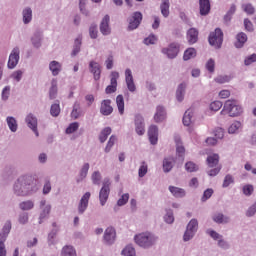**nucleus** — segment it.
Listing matches in <instances>:
<instances>
[{"mask_svg": "<svg viewBox=\"0 0 256 256\" xmlns=\"http://www.w3.org/2000/svg\"><path fill=\"white\" fill-rule=\"evenodd\" d=\"M41 188L35 176L26 174L20 176L13 184V193L16 197H31Z\"/></svg>", "mask_w": 256, "mask_h": 256, "instance_id": "f257e3e1", "label": "nucleus"}, {"mask_svg": "<svg viewBox=\"0 0 256 256\" xmlns=\"http://www.w3.org/2000/svg\"><path fill=\"white\" fill-rule=\"evenodd\" d=\"M134 241L142 249H151L157 245L159 236L151 232H142L134 236Z\"/></svg>", "mask_w": 256, "mask_h": 256, "instance_id": "f03ea898", "label": "nucleus"}, {"mask_svg": "<svg viewBox=\"0 0 256 256\" xmlns=\"http://www.w3.org/2000/svg\"><path fill=\"white\" fill-rule=\"evenodd\" d=\"M223 111H226L229 117H239L243 114V107L239 105L237 100H227L224 103Z\"/></svg>", "mask_w": 256, "mask_h": 256, "instance_id": "7ed1b4c3", "label": "nucleus"}, {"mask_svg": "<svg viewBox=\"0 0 256 256\" xmlns=\"http://www.w3.org/2000/svg\"><path fill=\"white\" fill-rule=\"evenodd\" d=\"M208 41L215 49H221V45H223V30L216 28L215 31L209 34Z\"/></svg>", "mask_w": 256, "mask_h": 256, "instance_id": "20e7f679", "label": "nucleus"}, {"mask_svg": "<svg viewBox=\"0 0 256 256\" xmlns=\"http://www.w3.org/2000/svg\"><path fill=\"white\" fill-rule=\"evenodd\" d=\"M141 21H143V13L139 11L132 13V16L128 19L129 24L127 27V31H135V29H139Z\"/></svg>", "mask_w": 256, "mask_h": 256, "instance_id": "39448f33", "label": "nucleus"}, {"mask_svg": "<svg viewBox=\"0 0 256 256\" xmlns=\"http://www.w3.org/2000/svg\"><path fill=\"white\" fill-rule=\"evenodd\" d=\"M39 207L41 209L40 214H39V225L43 224V221L45 219H49V215L51 214V204H47V200L42 199L39 202Z\"/></svg>", "mask_w": 256, "mask_h": 256, "instance_id": "423d86ee", "label": "nucleus"}, {"mask_svg": "<svg viewBox=\"0 0 256 256\" xmlns=\"http://www.w3.org/2000/svg\"><path fill=\"white\" fill-rule=\"evenodd\" d=\"M116 239H117V232L115 231V229L113 227L106 228L103 235L104 245H108V246L115 245Z\"/></svg>", "mask_w": 256, "mask_h": 256, "instance_id": "0eeeda50", "label": "nucleus"}, {"mask_svg": "<svg viewBox=\"0 0 256 256\" xmlns=\"http://www.w3.org/2000/svg\"><path fill=\"white\" fill-rule=\"evenodd\" d=\"M180 47L179 43L173 42L167 48H163L162 53L167 55L168 59H175L179 55Z\"/></svg>", "mask_w": 256, "mask_h": 256, "instance_id": "6e6552de", "label": "nucleus"}, {"mask_svg": "<svg viewBox=\"0 0 256 256\" xmlns=\"http://www.w3.org/2000/svg\"><path fill=\"white\" fill-rule=\"evenodd\" d=\"M135 132L137 135H145V118L141 114L134 116Z\"/></svg>", "mask_w": 256, "mask_h": 256, "instance_id": "1a4fd4ad", "label": "nucleus"}, {"mask_svg": "<svg viewBox=\"0 0 256 256\" xmlns=\"http://www.w3.org/2000/svg\"><path fill=\"white\" fill-rule=\"evenodd\" d=\"M117 79H119V72L112 71L110 74V85L105 89L106 95H111L117 91Z\"/></svg>", "mask_w": 256, "mask_h": 256, "instance_id": "9d476101", "label": "nucleus"}, {"mask_svg": "<svg viewBox=\"0 0 256 256\" xmlns=\"http://www.w3.org/2000/svg\"><path fill=\"white\" fill-rule=\"evenodd\" d=\"M30 43L34 49H41L43 47V31L36 30L30 37Z\"/></svg>", "mask_w": 256, "mask_h": 256, "instance_id": "9b49d317", "label": "nucleus"}, {"mask_svg": "<svg viewBox=\"0 0 256 256\" xmlns=\"http://www.w3.org/2000/svg\"><path fill=\"white\" fill-rule=\"evenodd\" d=\"M25 123L27 124V127L31 129L33 133H35L36 137H39V130L37 129V116L33 113H29L25 118Z\"/></svg>", "mask_w": 256, "mask_h": 256, "instance_id": "f8f14e48", "label": "nucleus"}, {"mask_svg": "<svg viewBox=\"0 0 256 256\" xmlns=\"http://www.w3.org/2000/svg\"><path fill=\"white\" fill-rule=\"evenodd\" d=\"M20 53L21 51L19 50V47L13 48L8 59V69H15V67H17V65L19 64Z\"/></svg>", "mask_w": 256, "mask_h": 256, "instance_id": "ddd939ff", "label": "nucleus"}, {"mask_svg": "<svg viewBox=\"0 0 256 256\" xmlns=\"http://www.w3.org/2000/svg\"><path fill=\"white\" fill-rule=\"evenodd\" d=\"M89 199H91V192H86L80 199L78 204V213L79 215H83L87 208L89 207Z\"/></svg>", "mask_w": 256, "mask_h": 256, "instance_id": "4468645a", "label": "nucleus"}, {"mask_svg": "<svg viewBox=\"0 0 256 256\" xmlns=\"http://www.w3.org/2000/svg\"><path fill=\"white\" fill-rule=\"evenodd\" d=\"M111 18L109 15H105L100 23V33H102L105 37L111 33V26L109 25Z\"/></svg>", "mask_w": 256, "mask_h": 256, "instance_id": "2eb2a0df", "label": "nucleus"}, {"mask_svg": "<svg viewBox=\"0 0 256 256\" xmlns=\"http://www.w3.org/2000/svg\"><path fill=\"white\" fill-rule=\"evenodd\" d=\"M90 73L93 74L94 81H99L101 79V65L99 62L90 61L89 62Z\"/></svg>", "mask_w": 256, "mask_h": 256, "instance_id": "dca6fc26", "label": "nucleus"}, {"mask_svg": "<svg viewBox=\"0 0 256 256\" xmlns=\"http://www.w3.org/2000/svg\"><path fill=\"white\" fill-rule=\"evenodd\" d=\"M186 39L189 45H195L199 41V30L197 28H190L186 32Z\"/></svg>", "mask_w": 256, "mask_h": 256, "instance_id": "f3484780", "label": "nucleus"}, {"mask_svg": "<svg viewBox=\"0 0 256 256\" xmlns=\"http://www.w3.org/2000/svg\"><path fill=\"white\" fill-rule=\"evenodd\" d=\"M148 137L151 145H157V141H159V128L156 125L149 127Z\"/></svg>", "mask_w": 256, "mask_h": 256, "instance_id": "a211bd4d", "label": "nucleus"}, {"mask_svg": "<svg viewBox=\"0 0 256 256\" xmlns=\"http://www.w3.org/2000/svg\"><path fill=\"white\" fill-rule=\"evenodd\" d=\"M11 229H12L11 220H7L0 231V243H5V241H7V237H9V233H11Z\"/></svg>", "mask_w": 256, "mask_h": 256, "instance_id": "6ab92c4d", "label": "nucleus"}, {"mask_svg": "<svg viewBox=\"0 0 256 256\" xmlns=\"http://www.w3.org/2000/svg\"><path fill=\"white\" fill-rule=\"evenodd\" d=\"M125 79H126V85L128 87V91H130L131 93H135V91L137 90V87L135 86V82L133 81V73L129 68L125 70Z\"/></svg>", "mask_w": 256, "mask_h": 256, "instance_id": "aec40b11", "label": "nucleus"}, {"mask_svg": "<svg viewBox=\"0 0 256 256\" xmlns=\"http://www.w3.org/2000/svg\"><path fill=\"white\" fill-rule=\"evenodd\" d=\"M100 113H101V115H104L105 117H107V116L111 115V113H113V106H111L110 99H106L101 102Z\"/></svg>", "mask_w": 256, "mask_h": 256, "instance_id": "412c9836", "label": "nucleus"}, {"mask_svg": "<svg viewBox=\"0 0 256 256\" xmlns=\"http://www.w3.org/2000/svg\"><path fill=\"white\" fill-rule=\"evenodd\" d=\"M212 221H214V223H217L218 225H227V223L231 221V218L221 212H216L212 215Z\"/></svg>", "mask_w": 256, "mask_h": 256, "instance_id": "4be33fe9", "label": "nucleus"}, {"mask_svg": "<svg viewBox=\"0 0 256 256\" xmlns=\"http://www.w3.org/2000/svg\"><path fill=\"white\" fill-rule=\"evenodd\" d=\"M167 112L165 111V107L157 106L156 113L154 114L155 123H163V120L166 119Z\"/></svg>", "mask_w": 256, "mask_h": 256, "instance_id": "5701e85b", "label": "nucleus"}, {"mask_svg": "<svg viewBox=\"0 0 256 256\" xmlns=\"http://www.w3.org/2000/svg\"><path fill=\"white\" fill-rule=\"evenodd\" d=\"M168 190L170 191L171 195L176 199H183L187 195L185 189L177 187V186H169Z\"/></svg>", "mask_w": 256, "mask_h": 256, "instance_id": "b1692460", "label": "nucleus"}, {"mask_svg": "<svg viewBox=\"0 0 256 256\" xmlns=\"http://www.w3.org/2000/svg\"><path fill=\"white\" fill-rule=\"evenodd\" d=\"M111 193V189L101 188L99 192V202L101 207H105L107 201H109V195Z\"/></svg>", "mask_w": 256, "mask_h": 256, "instance_id": "393cba45", "label": "nucleus"}, {"mask_svg": "<svg viewBox=\"0 0 256 256\" xmlns=\"http://www.w3.org/2000/svg\"><path fill=\"white\" fill-rule=\"evenodd\" d=\"M22 21L24 25H29L33 21V10L31 7H26L22 11Z\"/></svg>", "mask_w": 256, "mask_h": 256, "instance_id": "a878e982", "label": "nucleus"}, {"mask_svg": "<svg viewBox=\"0 0 256 256\" xmlns=\"http://www.w3.org/2000/svg\"><path fill=\"white\" fill-rule=\"evenodd\" d=\"M200 15H209L211 11V2L209 0H199Z\"/></svg>", "mask_w": 256, "mask_h": 256, "instance_id": "bb28decb", "label": "nucleus"}, {"mask_svg": "<svg viewBox=\"0 0 256 256\" xmlns=\"http://www.w3.org/2000/svg\"><path fill=\"white\" fill-rule=\"evenodd\" d=\"M187 89V84L180 83L176 90V99L179 103H182V101L185 99V91Z\"/></svg>", "mask_w": 256, "mask_h": 256, "instance_id": "cd10ccee", "label": "nucleus"}, {"mask_svg": "<svg viewBox=\"0 0 256 256\" xmlns=\"http://www.w3.org/2000/svg\"><path fill=\"white\" fill-rule=\"evenodd\" d=\"M236 42L235 47L236 49H242V47L245 46V43H247V34L244 32H240L236 35Z\"/></svg>", "mask_w": 256, "mask_h": 256, "instance_id": "c85d7f7f", "label": "nucleus"}, {"mask_svg": "<svg viewBox=\"0 0 256 256\" xmlns=\"http://www.w3.org/2000/svg\"><path fill=\"white\" fill-rule=\"evenodd\" d=\"M53 229L48 234V243L49 245H55V237H57V233H59V226L57 225V222L52 223Z\"/></svg>", "mask_w": 256, "mask_h": 256, "instance_id": "c756f323", "label": "nucleus"}, {"mask_svg": "<svg viewBox=\"0 0 256 256\" xmlns=\"http://www.w3.org/2000/svg\"><path fill=\"white\" fill-rule=\"evenodd\" d=\"M61 63H59L58 61H51L49 63V70L51 71L53 77H57V75H59V73H61Z\"/></svg>", "mask_w": 256, "mask_h": 256, "instance_id": "7c9ffc66", "label": "nucleus"}, {"mask_svg": "<svg viewBox=\"0 0 256 256\" xmlns=\"http://www.w3.org/2000/svg\"><path fill=\"white\" fill-rule=\"evenodd\" d=\"M6 123L12 133H17V129H19V124H17V119H15V117L8 116L6 118Z\"/></svg>", "mask_w": 256, "mask_h": 256, "instance_id": "2f4dec72", "label": "nucleus"}, {"mask_svg": "<svg viewBox=\"0 0 256 256\" xmlns=\"http://www.w3.org/2000/svg\"><path fill=\"white\" fill-rule=\"evenodd\" d=\"M83 115V110H81V103L76 101L73 105V109L71 112L72 119H79Z\"/></svg>", "mask_w": 256, "mask_h": 256, "instance_id": "473e14b6", "label": "nucleus"}, {"mask_svg": "<svg viewBox=\"0 0 256 256\" xmlns=\"http://www.w3.org/2000/svg\"><path fill=\"white\" fill-rule=\"evenodd\" d=\"M206 161L208 167H210L211 169H213V167H217L219 165V154L209 155Z\"/></svg>", "mask_w": 256, "mask_h": 256, "instance_id": "72a5a7b5", "label": "nucleus"}, {"mask_svg": "<svg viewBox=\"0 0 256 256\" xmlns=\"http://www.w3.org/2000/svg\"><path fill=\"white\" fill-rule=\"evenodd\" d=\"M81 45H82V40L81 37H78L74 40V45H73V50L71 52V57H77L79 53L81 52Z\"/></svg>", "mask_w": 256, "mask_h": 256, "instance_id": "f704fd0d", "label": "nucleus"}, {"mask_svg": "<svg viewBox=\"0 0 256 256\" xmlns=\"http://www.w3.org/2000/svg\"><path fill=\"white\" fill-rule=\"evenodd\" d=\"M34 207L35 202L33 200H26L19 203V209H21V211H31Z\"/></svg>", "mask_w": 256, "mask_h": 256, "instance_id": "c9c22d12", "label": "nucleus"}, {"mask_svg": "<svg viewBox=\"0 0 256 256\" xmlns=\"http://www.w3.org/2000/svg\"><path fill=\"white\" fill-rule=\"evenodd\" d=\"M197 57V50L195 48H188L184 51L183 61H190V59H195Z\"/></svg>", "mask_w": 256, "mask_h": 256, "instance_id": "e433bc0d", "label": "nucleus"}, {"mask_svg": "<svg viewBox=\"0 0 256 256\" xmlns=\"http://www.w3.org/2000/svg\"><path fill=\"white\" fill-rule=\"evenodd\" d=\"M176 143V152L179 157H183L185 155V147L183 146V142H181L180 137L175 138Z\"/></svg>", "mask_w": 256, "mask_h": 256, "instance_id": "4c0bfd02", "label": "nucleus"}, {"mask_svg": "<svg viewBox=\"0 0 256 256\" xmlns=\"http://www.w3.org/2000/svg\"><path fill=\"white\" fill-rule=\"evenodd\" d=\"M193 119V110L188 109L183 116V125H185V127H189V125H191V123Z\"/></svg>", "mask_w": 256, "mask_h": 256, "instance_id": "58836bf2", "label": "nucleus"}, {"mask_svg": "<svg viewBox=\"0 0 256 256\" xmlns=\"http://www.w3.org/2000/svg\"><path fill=\"white\" fill-rule=\"evenodd\" d=\"M116 105L120 115H123V113H125V99L123 98V95L120 94L116 97Z\"/></svg>", "mask_w": 256, "mask_h": 256, "instance_id": "ea45409f", "label": "nucleus"}, {"mask_svg": "<svg viewBox=\"0 0 256 256\" xmlns=\"http://www.w3.org/2000/svg\"><path fill=\"white\" fill-rule=\"evenodd\" d=\"M198 229H199V221H197V219L195 218L191 219L186 226V230L192 231V233H197Z\"/></svg>", "mask_w": 256, "mask_h": 256, "instance_id": "a19ab883", "label": "nucleus"}, {"mask_svg": "<svg viewBox=\"0 0 256 256\" xmlns=\"http://www.w3.org/2000/svg\"><path fill=\"white\" fill-rule=\"evenodd\" d=\"M169 7H170L169 0H162V3L160 5V11L163 17L165 18L169 17V13H170Z\"/></svg>", "mask_w": 256, "mask_h": 256, "instance_id": "79ce46f5", "label": "nucleus"}, {"mask_svg": "<svg viewBox=\"0 0 256 256\" xmlns=\"http://www.w3.org/2000/svg\"><path fill=\"white\" fill-rule=\"evenodd\" d=\"M239 129H241V122L235 121L229 126L228 133L230 135H235V134L239 133Z\"/></svg>", "mask_w": 256, "mask_h": 256, "instance_id": "37998d69", "label": "nucleus"}, {"mask_svg": "<svg viewBox=\"0 0 256 256\" xmlns=\"http://www.w3.org/2000/svg\"><path fill=\"white\" fill-rule=\"evenodd\" d=\"M57 80L53 79L51 82V87L49 90V97L50 99H57Z\"/></svg>", "mask_w": 256, "mask_h": 256, "instance_id": "c03bdc74", "label": "nucleus"}, {"mask_svg": "<svg viewBox=\"0 0 256 256\" xmlns=\"http://www.w3.org/2000/svg\"><path fill=\"white\" fill-rule=\"evenodd\" d=\"M173 169V158H165L163 160V171L169 173Z\"/></svg>", "mask_w": 256, "mask_h": 256, "instance_id": "a18cd8bd", "label": "nucleus"}, {"mask_svg": "<svg viewBox=\"0 0 256 256\" xmlns=\"http://www.w3.org/2000/svg\"><path fill=\"white\" fill-rule=\"evenodd\" d=\"M111 127L104 128L100 135H99V141L100 143H105L107 141V137H109V134L111 133Z\"/></svg>", "mask_w": 256, "mask_h": 256, "instance_id": "49530a36", "label": "nucleus"}, {"mask_svg": "<svg viewBox=\"0 0 256 256\" xmlns=\"http://www.w3.org/2000/svg\"><path fill=\"white\" fill-rule=\"evenodd\" d=\"M62 256H77V252L73 246H64L62 249Z\"/></svg>", "mask_w": 256, "mask_h": 256, "instance_id": "de8ad7c7", "label": "nucleus"}, {"mask_svg": "<svg viewBox=\"0 0 256 256\" xmlns=\"http://www.w3.org/2000/svg\"><path fill=\"white\" fill-rule=\"evenodd\" d=\"M91 179L94 185H101V179H103V176H101V172L94 171L91 175Z\"/></svg>", "mask_w": 256, "mask_h": 256, "instance_id": "09e8293b", "label": "nucleus"}, {"mask_svg": "<svg viewBox=\"0 0 256 256\" xmlns=\"http://www.w3.org/2000/svg\"><path fill=\"white\" fill-rule=\"evenodd\" d=\"M165 223L172 225L175 222V217L173 216V210L167 209L166 215L164 216Z\"/></svg>", "mask_w": 256, "mask_h": 256, "instance_id": "8fccbe9b", "label": "nucleus"}, {"mask_svg": "<svg viewBox=\"0 0 256 256\" xmlns=\"http://www.w3.org/2000/svg\"><path fill=\"white\" fill-rule=\"evenodd\" d=\"M60 113L61 107L59 106V103L52 104L50 108V114L52 115V117H59Z\"/></svg>", "mask_w": 256, "mask_h": 256, "instance_id": "3c124183", "label": "nucleus"}, {"mask_svg": "<svg viewBox=\"0 0 256 256\" xmlns=\"http://www.w3.org/2000/svg\"><path fill=\"white\" fill-rule=\"evenodd\" d=\"M206 234L209 235L214 241H219L220 239H223V235L212 229L206 230Z\"/></svg>", "mask_w": 256, "mask_h": 256, "instance_id": "603ef678", "label": "nucleus"}, {"mask_svg": "<svg viewBox=\"0 0 256 256\" xmlns=\"http://www.w3.org/2000/svg\"><path fill=\"white\" fill-rule=\"evenodd\" d=\"M185 169L188 173H195L199 169V166L194 162L190 161L185 164Z\"/></svg>", "mask_w": 256, "mask_h": 256, "instance_id": "864d4df0", "label": "nucleus"}, {"mask_svg": "<svg viewBox=\"0 0 256 256\" xmlns=\"http://www.w3.org/2000/svg\"><path fill=\"white\" fill-rule=\"evenodd\" d=\"M98 34H99V30L97 28V24H95V23L91 24L90 28H89V36L92 39H97Z\"/></svg>", "mask_w": 256, "mask_h": 256, "instance_id": "5fc2aeb1", "label": "nucleus"}, {"mask_svg": "<svg viewBox=\"0 0 256 256\" xmlns=\"http://www.w3.org/2000/svg\"><path fill=\"white\" fill-rule=\"evenodd\" d=\"M18 222L20 223V225H27V223H29V213H20L18 216Z\"/></svg>", "mask_w": 256, "mask_h": 256, "instance_id": "6e6d98bb", "label": "nucleus"}, {"mask_svg": "<svg viewBox=\"0 0 256 256\" xmlns=\"http://www.w3.org/2000/svg\"><path fill=\"white\" fill-rule=\"evenodd\" d=\"M214 81L216 83H219L220 85H223V83H229V81H231V76H229V75H219L214 79Z\"/></svg>", "mask_w": 256, "mask_h": 256, "instance_id": "4d7b16f0", "label": "nucleus"}, {"mask_svg": "<svg viewBox=\"0 0 256 256\" xmlns=\"http://www.w3.org/2000/svg\"><path fill=\"white\" fill-rule=\"evenodd\" d=\"M242 9L244 13H247V15H254L255 14V7H253V4H243Z\"/></svg>", "mask_w": 256, "mask_h": 256, "instance_id": "13d9d810", "label": "nucleus"}, {"mask_svg": "<svg viewBox=\"0 0 256 256\" xmlns=\"http://www.w3.org/2000/svg\"><path fill=\"white\" fill-rule=\"evenodd\" d=\"M122 255L125 256H135V248L132 245H128L126 246L123 250H122Z\"/></svg>", "mask_w": 256, "mask_h": 256, "instance_id": "bf43d9fd", "label": "nucleus"}, {"mask_svg": "<svg viewBox=\"0 0 256 256\" xmlns=\"http://www.w3.org/2000/svg\"><path fill=\"white\" fill-rule=\"evenodd\" d=\"M253 63H256V53L248 55L244 59V65L246 67H249V65H253Z\"/></svg>", "mask_w": 256, "mask_h": 256, "instance_id": "052dcab7", "label": "nucleus"}, {"mask_svg": "<svg viewBox=\"0 0 256 256\" xmlns=\"http://www.w3.org/2000/svg\"><path fill=\"white\" fill-rule=\"evenodd\" d=\"M232 183H235L233 176L231 174L226 175L222 184L223 189H227Z\"/></svg>", "mask_w": 256, "mask_h": 256, "instance_id": "680f3d73", "label": "nucleus"}, {"mask_svg": "<svg viewBox=\"0 0 256 256\" xmlns=\"http://www.w3.org/2000/svg\"><path fill=\"white\" fill-rule=\"evenodd\" d=\"M115 141H117V136L115 135H112L110 138H109V141L105 147V153H109L113 147V145H115Z\"/></svg>", "mask_w": 256, "mask_h": 256, "instance_id": "e2e57ef3", "label": "nucleus"}, {"mask_svg": "<svg viewBox=\"0 0 256 256\" xmlns=\"http://www.w3.org/2000/svg\"><path fill=\"white\" fill-rule=\"evenodd\" d=\"M79 129V122H73L66 128V134L71 135V133H75Z\"/></svg>", "mask_w": 256, "mask_h": 256, "instance_id": "0e129e2a", "label": "nucleus"}, {"mask_svg": "<svg viewBox=\"0 0 256 256\" xmlns=\"http://www.w3.org/2000/svg\"><path fill=\"white\" fill-rule=\"evenodd\" d=\"M147 171H148L147 163L144 161V162H142V164L138 170V176L140 178H143L145 175H147Z\"/></svg>", "mask_w": 256, "mask_h": 256, "instance_id": "69168bd1", "label": "nucleus"}, {"mask_svg": "<svg viewBox=\"0 0 256 256\" xmlns=\"http://www.w3.org/2000/svg\"><path fill=\"white\" fill-rule=\"evenodd\" d=\"M212 196H213V189L212 188L206 189L201 198L202 203H205V201H207L208 199H211Z\"/></svg>", "mask_w": 256, "mask_h": 256, "instance_id": "338daca9", "label": "nucleus"}, {"mask_svg": "<svg viewBox=\"0 0 256 256\" xmlns=\"http://www.w3.org/2000/svg\"><path fill=\"white\" fill-rule=\"evenodd\" d=\"M89 163H84L81 170H80V178L85 179L87 177V173H89Z\"/></svg>", "mask_w": 256, "mask_h": 256, "instance_id": "774afa93", "label": "nucleus"}]
</instances>
